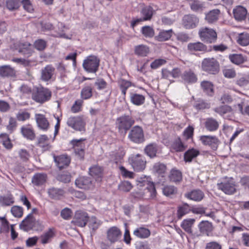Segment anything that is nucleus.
<instances>
[{"instance_id": "nucleus-1", "label": "nucleus", "mask_w": 249, "mask_h": 249, "mask_svg": "<svg viewBox=\"0 0 249 249\" xmlns=\"http://www.w3.org/2000/svg\"><path fill=\"white\" fill-rule=\"evenodd\" d=\"M135 123V121L131 116L124 114L116 119V127L120 134L125 135Z\"/></svg>"}, {"instance_id": "nucleus-2", "label": "nucleus", "mask_w": 249, "mask_h": 249, "mask_svg": "<svg viewBox=\"0 0 249 249\" xmlns=\"http://www.w3.org/2000/svg\"><path fill=\"white\" fill-rule=\"evenodd\" d=\"M100 62V60L98 56L90 55L84 60L82 66L86 72L95 73L99 70Z\"/></svg>"}, {"instance_id": "nucleus-3", "label": "nucleus", "mask_w": 249, "mask_h": 249, "mask_svg": "<svg viewBox=\"0 0 249 249\" xmlns=\"http://www.w3.org/2000/svg\"><path fill=\"white\" fill-rule=\"evenodd\" d=\"M198 35L201 40L207 44L214 43L217 39L216 31L208 27L201 28L198 31Z\"/></svg>"}, {"instance_id": "nucleus-4", "label": "nucleus", "mask_w": 249, "mask_h": 249, "mask_svg": "<svg viewBox=\"0 0 249 249\" xmlns=\"http://www.w3.org/2000/svg\"><path fill=\"white\" fill-rule=\"evenodd\" d=\"M128 139L131 142L136 144H141L144 142L145 139L142 127L139 125L133 126L128 133Z\"/></svg>"}, {"instance_id": "nucleus-5", "label": "nucleus", "mask_w": 249, "mask_h": 249, "mask_svg": "<svg viewBox=\"0 0 249 249\" xmlns=\"http://www.w3.org/2000/svg\"><path fill=\"white\" fill-rule=\"evenodd\" d=\"M202 70L211 74H216L219 71L218 62L214 58H204L201 63Z\"/></svg>"}, {"instance_id": "nucleus-6", "label": "nucleus", "mask_w": 249, "mask_h": 249, "mask_svg": "<svg viewBox=\"0 0 249 249\" xmlns=\"http://www.w3.org/2000/svg\"><path fill=\"white\" fill-rule=\"evenodd\" d=\"M128 162L134 171L136 172L142 171L146 167L145 159L140 154L132 155L128 158Z\"/></svg>"}, {"instance_id": "nucleus-7", "label": "nucleus", "mask_w": 249, "mask_h": 249, "mask_svg": "<svg viewBox=\"0 0 249 249\" xmlns=\"http://www.w3.org/2000/svg\"><path fill=\"white\" fill-rule=\"evenodd\" d=\"M52 97L51 91L43 87L38 88L32 94V99L37 103H44L50 100Z\"/></svg>"}, {"instance_id": "nucleus-8", "label": "nucleus", "mask_w": 249, "mask_h": 249, "mask_svg": "<svg viewBox=\"0 0 249 249\" xmlns=\"http://www.w3.org/2000/svg\"><path fill=\"white\" fill-rule=\"evenodd\" d=\"M67 124L76 131L85 130L86 123L81 116L70 117L68 119Z\"/></svg>"}, {"instance_id": "nucleus-9", "label": "nucleus", "mask_w": 249, "mask_h": 249, "mask_svg": "<svg viewBox=\"0 0 249 249\" xmlns=\"http://www.w3.org/2000/svg\"><path fill=\"white\" fill-rule=\"evenodd\" d=\"M85 140V139H80L79 140L73 139L70 142L74 149L75 155L80 160L84 159L85 144L83 142Z\"/></svg>"}, {"instance_id": "nucleus-10", "label": "nucleus", "mask_w": 249, "mask_h": 249, "mask_svg": "<svg viewBox=\"0 0 249 249\" xmlns=\"http://www.w3.org/2000/svg\"><path fill=\"white\" fill-rule=\"evenodd\" d=\"M199 140L203 145L209 146L213 150H216L220 143L215 136L202 135L199 137Z\"/></svg>"}, {"instance_id": "nucleus-11", "label": "nucleus", "mask_w": 249, "mask_h": 249, "mask_svg": "<svg viewBox=\"0 0 249 249\" xmlns=\"http://www.w3.org/2000/svg\"><path fill=\"white\" fill-rule=\"evenodd\" d=\"M122 235L121 231L116 226L109 228L107 231V238L111 244L119 241L121 238Z\"/></svg>"}, {"instance_id": "nucleus-12", "label": "nucleus", "mask_w": 249, "mask_h": 249, "mask_svg": "<svg viewBox=\"0 0 249 249\" xmlns=\"http://www.w3.org/2000/svg\"><path fill=\"white\" fill-rule=\"evenodd\" d=\"M89 219V217L87 213L82 211H77L72 221L76 226L84 227L87 225Z\"/></svg>"}, {"instance_id": "nucleus-13", "label": "nucleus", "mask_w": 249, "mask_h": 249, "mask_svg": "<svg viewBox=\"0 0 249 249\" xmlns=\"http://www.w3.org/2000/svg\"><path fill=\"white\" fill-rule=\"evenodd\" d=\"M199 18L196 15L188 14L184 16L182 19V24L187 29L196 28L198 24Z\"/></svg>"}, {"instance_id": "nucleus-14", "label": "nucleus", "mask_w": 249, "mask_h": 249, "mask_svg": "<svg viewBox=\"0 0 249 249\" xmlns=\"http://www.w3.org/2000/svg\"><path fill=\"white\" fill-rule=\"evenodd\" d=\"M182 81L187 84H193L197 82L198 78L195 71L191 69L185 70L181 75Z\"/></svg>"}, {"instance_id": "nucleus-15", "label": "nucleus", "mask_w": 249, "mask_h": 249, "mask_svg": "<svg viewBox=\"0 0 249 249\" xmlns=\"http://www.w3.org/2000/svg\"><path fill=\"white\" fill-rule=\"evenodd\" d=\"M36 221L32 213H29L19 224V228L24 231H28L34 229Z\"/></svg>"}, {"instance_id": "nucleus-16", "label": "nucleus", "mask_w": 249, "mask_h": 249, "mask_svg": "<svg viewBox=\"0 0 249 249\" xmlns=\"http://www.w3.org/2000/svg\"><path fill=\"white\" fill-rule=\"evenodd\" d=\"M54 161L56 165L62 169L68 167L71 162V158L67 155L63 154L59 156L53 155Z\"/></svg>"}, {"instance_id": "nucleus-17", "label": "nucleus", "mask_w": 249, "mask_h": 249, "mask_svg": "<svg viewBox=\"0 0 249 249\" xmlns=\"http://www.w3.org/2000/svg\"><path fill=\"white\" fill-rule=\"evenodd\" d=\"M55 68L52 65H47L41 70L40 78L43 81L48 82L54 74Z\"/></svg>"}, {"instance_id": "nucleus-18", "label": "nucleus", "mask_w": 249, "mask_h": 249, "mask_svg": "<svg viewBox=\"0 0 249 249\" xmlns=\"http://www.w3.org/2000/svg\"><path fill=\"white\" fill-rule=\"evenodd\" d=\"M18 48V52L27 57L30 56L34 52L32 45L27 42H19Z\"/></svg>"}, {"instance_id": "nucleus-19", "label": "nucleus", "mask_w": 249, "mask_h": 249, "mask_svg": "<svg viewBox=\"0 0 249 249\" xmlns=\"http://www.w3.org/2000/svg\"><path fill=\"white\" fill-rule=\"evenodd\" d=\"M221 11L218 9H214L205 14V20L209 24L216 23L219 19Z\"/></svg>"}, {"instance_id": "nucleus-20", "label": "nucleus", "mask_w": 249, "mask_h": 249, "mask_svg": "<svg viewBox=\"0 0 249 249\" xmlns=\"http://www.w3.org/2000/svg\"><path fill=\"white\" fill-rule=\"evenodd\" d=\"M35 119L38 127L43 131H47L49 127L50 124L45 115L42 114H36Z\"/></svg>"}, {"instance_id": "nucleus-21", "label": "nucleus", "mask_w": 249, "mask_h": 249, "mask_svg": "<svg viewBox=\"0 0 249 249\" xmlns=\"http://www.w3.org/2000/svg\"><path fill=\"white\" fill-rule=\"evenodd\" d=\"M233 15L236 20L241 21L245 20L247 17V10L243 6L238 5L233 9Z\"/></svg>"}, {"instance_id": "nucleus-22", "label": "nucleus", "mask_w": 249, "mask_h": 249, "mask_svg": "<svg viewBox=\"0 0 249 249\" xmlns=\"http://www.w3.org/2000/svg\"><path fill=\"white\" fill-rule=\"evenodd\" d=\"M187 50L192 53L195 52H207L212 50H208L207 46L201 42L189 43L187 45Z\"/></svg>"}, {"instance_id": "nucleus-23", "label": "nucleus", "mask_w": 249, "mask_h": 249, "mask_svg": "<svg viewBox=\"0 0 249 249\" xmlns=\"http://www.w3.org/2000/svg\"><path fill=\"white\" fill-rule=\"evenodd\" d=\"M204 125L207 130L213 132L218 129L219 124L216 119L209 117L204 120Z\"/></svg>"}, {"instance_id": "nucleus-24", "label": "nucleus", "mask_w": 249, "mask_h": 249, "mask_svg": "<svg viewBox=\"0 0 249 249\" xmlns=\"http://www.w3.org/2000/svg\"><path fill=\"white\" fill-rule=\"evenodd\" d=\"M198 228L201 235H206L208 236L213 230L212 223L208 221H201L198 225Z\"/></svg>"}, {"instance_id": "nucleus-25", "label": "nucleus", "mask_w": 249, "mask_h": 249, "mask_svg": "<svg viewBox=\"0 0 249 249\" xmlns=\"http://www.w3.org/2000/svg\"><path fill=\"white\" fill-rule=\"evenodd\" d=\"M20 132L27 140L33 141L36 138L35 132L30 124L22 126L20 128Z\"/></svg>"}, {"instance_id": "nucleus-26", "label": "nucleus", "mask_w": 249, "mask_h": 249, "mask_svg": "<svg viewBox=\"0 0 249 249\" xmlns=\"http://www.w3.org/2000/svg\"><path fill=\"white\" fill-rule=\"evenodd\" d=\"M191 212V205L187 203H182L177 207V217L178 219H181L184 216L189 214Z\"/></svg>"}, {"instance_id": "nucleus-27", "label": "nucleus", "mask_w": 249, "mask_h": 249, "mask_svg": "<svg viewBox=\"0 0 249 249\" xmlns=\"http://www.w3.org/2000/svg\"><path fill=\"white\" fill-rule=\"evenodd\" d=\"M195 222V218H186L181 222L180 227L187 233L192 234L193 233L192 227Z\"/></svg>"}, {"instance_id": "nucleus-28", "label": "nucleus", "mask_w": 249, "mask_h": 249, "mask_svg": "<svg viewBox=\"0 0 249 249\" xmlns=\"http://www.w3.org/2000/svg\"><path fill=\"white\" fill-rule=\"evenodd\" d=\"M117 83L121 91V93L124 97L126 95V91L128 89L132 86H134V84L131 81L122 78L118 79Z\"/></svg>"}, {"instance_id": "nucleus-29", "label": "nucleus", "mask_w": 249, "mask_h": 249, "mask_svg": "<svg viewBox=\"0 0 249 249\" xmlns=\"http://www.w3.org/2000/svg\"><path fill=\"white\" fill-rule=\"evenodd\" d=\"M158 151V146L155 142L147 144L144 149V153L151 159L157 156Z\"/></svg>"}, {"instance_id": "nucleus-30", "label": "nucleus", "mask_w": 249, "mask_h": 249, "mask_svg": "<svg viewBox=\"0 0 249 249\" xmlns=\"http://www.w3.org/2000/svg\"><path fill=\"white\" fill-rule=\"evenodd\" d=\"M47 180V175L45 173H36L32 178V182L36 186L44 185Z\"/></svg>"}, {"instance_id": "nucleus-31", "label": "nucleus", "mask_w": 249, "mask_h": 249, "mask_svg": "<svg viewBox=\"0 0 249 249\" xmlns=\"http://www.w3.org/2000/svg\"><path fill=\"white\" fill-rule=\"evenodd\" d=\"M204 193L199 189L194 190L190 192L184 194L185 197L196 201L202 200L204 197Z\"/></svg>"}, {"instance_id": "nucleus-32", "label": "nucleus", "mask_w": 249, "mask_h": 249, "mask_svg": "<svg viewBox=\"0 0 249 249\" xmlns=\"http://www.w3.org/2000/svg\"><path fill=\"white\" fill-rule=\"evenodd\" d=\"M48 193L52 199L57 200L60 199L66 193V192L61 188H50Z\"/></svg>"}, {"instance_id": "nucleus-33", "label": "nucleus", "mask_w": 249, "mask_h": 249, "mask_svg": "<svg viewBox=\"0 0 249 249\" xmlns=\"http://www.w3.org/2000/svg\"><path fill=\"white\" fill-rule=\"evenodd\" d=\"M150 53V48L145 45H139L134 47V53L139 57H145Z\"/></svg>"}, {"instance_id": "nucleus-34", "label": "nucleus", "mask_w": 249, "mask_h": 249, "mask_svg": "<svg viewBox=\"0 0 249 249\" xmlns=\"http://www.w3.org/2000/svg\"><path fill=\"white\" fill-rule=\"evenodd\" d=\"M191 9L195 12L202 11L205 8V3L199 0H187Z\"/></svg>"}, {"instance_id": "nucleus-35", "label": "nucleus", "mask_w": 249, "mask_h": 249, "mask_svg": "<svg viewBox=\"0 0 249 249\" xmlns=\"http://www.w3.org/2000/svg\"><path fill=\"white\" fill-rule=\"evenodd\" d=\"M150 234V231L148 229L142 227L136 228L133 231V235L141 239L147 238Z\"/></svg>"}, {"instance_id": "nucleus-36", "label": "nucleus", "mask_w": 249, "mask_h": 249, "mask_svg": "<svg viewBox=\"0 0 249 249\" xmlns=\"http://www.w3.org/2000/svg\"><path fill=\"white\" fill-rule=\"evenodd\" d=\"M154 13L153 8L150 6H145L141 10L140 14L143 21L150 20Z\"/></svg>"}, {"instance_id": "nucleus-37", "label": "nucleus", "mask_w": 249, "mask_h": 249, "mask_svg": "<svg viewBox=\"0 0 249 249\" xmlns=\"http://www.w3.org/2000/svg\"><path fill=\"white\" fill-rule=\"evenodd\" d=\"M89 227L90 229L91 236L95 234L96 230L101 225L102 222L95 216H92L89 220Z\"/></svg>"}, {"instance_id": "nucleus-38", "label": "nucleus", "mask_w": 249, "mask_h": 249, "mask_svg": "<svg viewBox=\"0 0 249 249\" xmlns=\"http://www.w3.org/2000/svg\"><path fill=\"white\" fill-rule=\"evenodd\" d=\"M16 72L14 69L9 65L0 67V76L1 77H15Z\"/></svg>"}, {"instance_id": "nucleus-39", "label": "nucleus", "mask_w": 249, "mask_h": 249, "mask_svg": "<svg viewBox=\"0 0 249 249\" xmlns=\"http://www.w3.org/2000/svg\"><path fill=\"white\" fill-rule=\"evenodd\" d=\"M137 185L140 187L147 186V187H155V183L149 176H142L137 178Z\"/></svg>"}, {"instance_id": "nucleus-40", "label": "nucleus", "mask_w": 249, "mask_h": 249, "mask_svg": "<svg viewBox=\"0 0 249 249\" xmlns=\"http://www.w3.org/2000/svg\"><path fill=\"white\" fill-rule=\"evenodd\" d=\"M200 154L198 150L194 148L188 149L184 154V160L186 162H190Z\"/></svg>"}, {"instance_id": "nucleus-41", "label": "nucleus", "mask_w": 249, "mask_h": 249, "mask_svg": "<svg viewBox=\"0 0 249 249\" xmlns=\"http://www.w3.org/2000/svg\"><path fill=\"white\" fill-rule=\"evenodd\" d=\"M200 86L203 92L208 96H212L214 94L213 85L208 81H203Z\"/></svg>"}, {"instance_id": "nucleus-42", "label": "nucleus", "mask_w": 249, "mask_h": 249, "mask_svg": "<svg viewBox=\"0 0 249 249\" xmlns=\"http://www.w3.org/2000/svg\"><path fill=\"white\" fill-rule=\"evenodd\" d=\"M14 202V198L9 192L6 196H0V205L2 207L11 206Z\"/></svg>"}, {"instance_id": "nucleus-43", "label": "nucleus", "mask_w": 249, "mask_h": 249, "mask_svg": "<svg viewBox=\"0 0 249 249\" xmlns=\"http://www.w3.org/2000/svg\"><path fill=\"white\" fill-rule=\"evenodd\" d=\"M55 232L53 229H49L44 234L40 236L41 243L46 244L51 242L52 239L54 237Z\"/></svg>"}, {"instance_id": "nucleus-44", "label": "nucleus", "mask_w": 249, "mask_h": 249, "mask_svg": "<svg viewBox=\"0 0 249 249\" xmlns=\"http://www.w3.org/2000/svg\"><path fill=\"white\" fill-rule=\"evenodd\" d=\"M172 148L176 152H182L187 148V145L183 143L180 138L178 137L173 142Z\"/></svg>"}, {"instance_id": "nucleus-45", "label": "nucleus", "mask_w": 249, "mask_h": 249, "mask_svg": "<svg viewBox=\"0 0 249 249\" xmlns=\"http://www.w3.org/2000/svg\"><path fill=\"white\" fill-rule=\"evenodd\" d=\"M173 33L172 29L161 31L156 36V40L159 41H164L171 38Z\"/></svg>"}, {"instance_id": "nucleus-46", "label": "nucleus", "mask_w": 249, "mask_h": 249, "mask_svg": "<svg viewBox=\"0 0 249 249\" xmlns=\"http://www.w3.org/2000/svg\"><path fill=\"white\" fill-rule=\"evenodd\" d=\"M153 171L154 173L163 177L166 173L167 167L166 165L161 162H157L153 166Z\"/></svg>"}, {"instance_id": "nucleus-47", "label": "nucleus", "mask_w": 249, "mask_h": 249, "mask_svg": "<svg viewBox=\"0 0 249 249\" xmlns=\"http://www.w3.org/2000/svg\"><path fill=\"white\" fill-rule=\"evenodd\" d=\"M49 139L46 135H41L38 139V144L42 147L44 150H49L52 146L48 143Z\"/></svg>"}, {"instance_id": "nucleus-48", "label": "nucleus", "mask_w": 249, "mask_h": 249, "mask_svg": "<svg viewBox=\"0 0 249 249\" xmlns=\"http://www.w3.org/2000/svg\"><path fill=\"white\" fill-rule=\"evenodd\" d=\"M6 8L10 11L18 10L20 6V0H6Z\"/></svg>"}, {"instance_id": "nucleus-49", "label": "nucleus", "mask_w": 249, "mask_h": 249, "mask_svg": "<svg viewBox=\"0 0 249 249\" xmlns=\"http://www.w3.org/2000/svg\"><path fill=\"white\" fill-rule=\"evenodd\" d=\"M235 84L239 87H245L249 84V74L244 73L238 76L235 81Z\"/></svg>"}, {"instance_id": "nucleus-50", "label": "nucleus", "mask_w": 249, "mask_h": 249, "mask_svg": "<svg viewBox=\"0 0 249 249\" xmlns=\"http://www.w3.org/2000/svg\"><path fill=\"white\" fill-rule=\"evenodd\" d=\"M130 101L134 105L140 106L144 103L145 97L141 94L131 93Z\"/></svg>"}, {"instance_id": "nucleus-51", "label": "nucleus", "mask_w": 249, "mask_h": 249, "mask_svg": "<svg viewBox=\"0 0 249 249\" xmlns=\"http://www.w3.org/2000/svg\"><path fill=\"white\" fill-rule=\"evenodd\" d=\"M92 88L91 85L85 86L81 90V97L83 100H87L92 96Z\"/></svg>"}, {"instance_id": "nucleus-52", "label": "nucleus", "mask_w": 249, "mask_h": 249, "mask_svg": "<svg viewBox=\"0 0 249 249\" xmlns=\"http://www.w3.org/2000/svg\"><path fill=\"white\" fill-rule=\"evenodd\" d=\"M89 174L96 178H101L103 176V169L98 165H94L89 168Z\"/></svg>"}, {"instance_id": "nucleus-53", "label": "nucleus", "mask_w": 249, "mask_h": 249, "mask_svg": "<svg viewBox=\"0 0 249 249\" xmlns=\"http://www.w3.org/2000/svg\"><path fill=\"white\" fill-rule=\"evenodd\" d=\"M169 178L172 182H179L182 179V173L179 170L172 169L170 172Z\"/></svg>"}, {"instance_id": "nucleus-54", "label": "nucleus", "mask_w": 249, "mask_h": 249, "mask_svg": "<svg viewBox=\"0 0 249 249\" xmlns=\"http://www.w3.org/2000/svg\"><path fill=\"white\" fill-rule=\"evenodd\" d=\"M213 110L216 113L219 114L221 116H224L225 114L232 112V109L231 106L228 105H223L215 107Z\"/></svg>"}, {"instance_id": "nucleus-55", "label": "nucleus", "mask_w": 249, "mask_h": 249, "mask_svg": "<svg viewBox=\"0 0 249 249\" xmlns=\"http://www.w3.org/2000/svg\"><path fill=\"white\" fill-rule=\"evenodd\" d=\"M229 58L231 61L236 64L240 65L243 63L246 59L241 54H232L229 55Z\"/></svg>"}, {"instance_id": "nucleus-56", "label": "nucleus", "mask_w": 249, "mask_h": 249, "mask_svg": "<svg viewBox=\"0 0 249 249\" xmlns=\"http://www.w3.org/2000/svg\"><path fill=\"white\" fill-rule=\"evenodd\" d=\"M75 185L77 187L82 186H88L91 183V179L87 177H79L75 180Z\"/></svg>"}, {"instance_id": "nucleus-57", "label": "nucleus", "mask_w": 249, "mask_h": 249, "mask_svg": "<svg viewBox=\"0 0 249 249\" xmlns=\"http://www.w3.org/2000/svg\"><path fill=\"white\" fill-rule=\"evenodd\" d=\"M237 42L242 46H247L249 44V34L244 33L239 34Z\"/></svg>"}, {"instance_id": "nucleus-58", "label": "nucleus", "mask_w": 249, "mask_h": 249, "mask_svg": "<svg viewBox=\"0 0 249 249\" xmlns=\"http://www.w3.org/2000/svg\"><path fill=\"white\" fill-rule=\"evenodd\" d=\"M1 224L0 226V233H7L9 231V223L5 217H0Z\"/></svg>"}, {"instance_id": "nucleus-59", "label": "nucleus", "mask_w": 249, "mask_h": 249, "mask_svg": "<svg viewBox=\"0 0 249 249\" xmlns=\"http://www.w3.org/2000/svg\"><path fill=\"white\" fill-rule=\"evenodd\" d=\"M31 114L29 112L26 110H20L17 114L16 118L18 121L24 122L29 120L30 118Z\"/></svg>"}, {"instance_id": "nucleus-60", "label": "nucleus", "mask_w": 249, "mask_h": 249, "mask_svg": "<svg viewBox=\"0 0 249 249\" xmlns=\"http://www.w3.org/2000/svg\"><path fill=\"white\" fill-rule=\"evenodd\" d=\"M68 193L71 194L73 196L82 200L86 199L87 197L85 193L81 191L75 190L73 188H70L68 189Z\"/></svg>"}, {"instance_id": "nucleus-61", "label": "nucleus", "mask_w": 249, "mask_h": 249, "mask_svg": "<svg viewBox=\"0 0 249 249\" xmlns=\"http://www.w3.org/2000/svg\"><path fill=\"white\" fill-rule=\"evenodd\" d=\"M47 41L42 39H38L34 43V46L37 50L42 51L45 49L47 47Z\"/></svg>"}, {"instance_id": "nucleus-62", "label": "nucleus", "mask_w": 249, "mask_h": 249, "mask_svg": "<svg viewBox=\"0 0 249 249\" xmlns=\"http://www.w3.org/2000/svg\"><path fill=\"white\" fill-rule=\"evenodd\" d=\"M141 32L145 37L151 38L154 36L155 32L154 29L149 26H145L142 28Z\"/></svg>"}, {"instance_id": "nucleus-63", "label": "nucleus", "mask_w": 249, "mask_h": 249, "mask_svg": "<svg viewBox=\"0 0 249 249\" xmlns=\"http://www.w3.org/2000/svg\"><path fill=\"white\" fill-rule=\"evenodd\" d=\"M194 132V128L193 126L189 125L184 130L183 136L185 140H193Z\"/></svg>"}, {"instance_id": "nucleus-64", "label": "nucleus", "mask_w": 249, "mask_h": 249, "mask_svg": "<svg viewBox=\"0 0 249 249\" xmlns=\"http://www.w3.org/2000/svg\"><path fill=\"white\" fill-rule=\"evenodd\" d=\"M194 107L197 110H201L209 108L210 105L203 100H198L195 102Z\"/></svg>"}]
</instances>
